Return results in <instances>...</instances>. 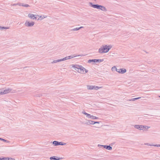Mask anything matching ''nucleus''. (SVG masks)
<instances>
[{
    "label": "nucleus",
    "instance_id": "cd10ccee",
    "mask_svg": "<svg viewBox=\"0 0 160 160\" xmlns=\"http://www.w3.org/2000/svg\"><path fill=\"white\" fill-rule=\"evenodd\" d=\"M141 98V97H138V98H136V100H138V99H140Z\"/></svg>",
    "mask_w": 160,
    "mask_h": 160
},
{
    "label": "nucleus",
    "instance_id": "b1692460",
    "mask_svg": "<svg viewBox=\"0 0 160 160\" xmlns=\"http://www.w3.org/2000/svg\"><path fill=\"white\" fill-rule=\"evenodd\" d=\"M92 123H91V124H94L95 123H98V124L99 123V122H92Z\"/></svg>",
    "mask_w": 160,
    "mask_h": 160
},
{
    "label": "nucleus",
    "instance_id": "423d86ee",
    "mask_svg": "<svg viewBox=\"0 0 160 160\" xmlns=\"http://www.w3.org/2000/svg\"><path fill=\"white\" fill-rule=\"evenodd\" d=\"M102 147L103 148H105L107 150H112V147L110 146V145H101V148Z\"/></svg>",
    "mask_w": 160,
    "mask_h": 160
},
{
    "label": "nucleus",
    "instance_id": "5701e85b",
    "mask_svg": "<svg viewBox=\"0 0 160 160\" xmlns=\"http://www.w3.org/2000/svg\"><path fill=\"white\" fill-rule=\"evenodd\" d=\"M2 159L3 160H8V158H3Z\"/></svg>",
    "mask_w": 160,
    "mask_h": 160
},
{
    "label": "nucleus",
    "instance_id": "39448f33",
    "mask_svg": "<svg viewBox=\"0 0 160 160\" xmlns=\"http://www.w3.org/2000/svg\"><path fill=\"white\" fill-rule=\"evenodd\" d=\"M28 17L32 19H36L38 17V16L36 15H34L32 13H29L28 15Z\"/></svg>",
    "mask_w": 160,
    "mask_h": 160
},
{
    "label": "nucleus",
    "instance_id": "bb28decb",
    "mask_svg": "<svg viewBox=\"0 0 160 160\" xmlns=\"http://www.w3.org/2000/svg\"><path fill=\"white\" fill-rule=\"evenodd\" d=\"M145 144L146 145H149V146H152V145H153L149 144L148 143H145Z\"/></svg>",
    "mask_w": 160,
    "mask_h": 160
},
{
    "label": "nucleus",
    "instance_id": "a211bd4d",
    "mask_svg": "<svg viewBox=\"0 0 160 160\" xmlns=\"http://www.w3.org/2000/svg\"><path fill=\"white\" fill-rule=\"evenodd\" d=\"M50 159H54V160H58L59 159V158H54V157H51L50 158Z\"/></svg>",
    "mask_w": 160,
    "mask_h": 160
},
{
    "label": "nucleus",
    "instance_id": "9d476101",
    "mask_svg": "<svg viewBox=\"0 0 160 160\" xmlns=\"http://www.w3.org/2000/svg\"><path fill=\"white\" fill-rule=\"evenodd\" d=\"M99 59H90L88 60V62L89 63H91V62H93L94 63H95L96 62H99Z\"/></svg>",
    "mask_w": 160,
    "mask_h": 160
},
{
    "label": "nucleus",
    "instance_id": "f257e3e1",
    "mask_svg": "<svg viewBox=\"0 0 160 160\" xmlns=\"http://www.w3.org/2000/svg\"><path fill=\"white\" fill-rule=\"evenodd\" d=\"M72 67L75 70L81 73H86L88 72V70L82 66L78 65H72Z\"/></svg>",
    "mask_w": 160,
    "mask_h": 160
},
{
    "label": "nucleus",
    "instance_id": "f03ea898",
    "mask_svg": "<svg viewBox=\"0 0 160 160\" xmlns=\"http://www.w3.org/2000/svg\"><path fill=\"white\" fill-rule=\"evenodd\" d=\"M112 46L111 45H102L101 48V53H105L108 52L112 48Z\"/></svg>",
    "mask_w": 160,
    "mask_h": 160
},
{
    "label": "nucleus",
    "instance_id": "ddd939ff",
    "mask_svg": "<svg viewBox=\"0 0 160 160\" xmlns=\"http://www.w3.org/2000/svg\"><path fill=\"white\" fill-rule=\"evenodd\" d=\"M10 91V90L9 89L7 90L4 91L3 92H0V94H4L8 93V92H9Z\"/></svg>",
    "mask_w": 160,
    "mask_h": 160
},
{
    "label": "nucleus",
    "instance_id": "7ed1b4c3",
    "mask_svg": "<svg viewBox=\"0 0 160 160\" xmlns=\"http://www.w3.org/2000/svg\"><path fill=\"white\" fill-rule=\"evenodd\" d=\"M134 126L135 128L139 130H142L143 131H144V129L142 128L145 127V126H144L143 125H135Z\"/></svg>",
    "mask_w": 160,
    "mask_h": 160
},
{
    "label": "nucleus",
    "instance_id": "aec40b11",
    "mask_svg": "<svg viewBox=\"0 0 160 160\" xmlns=\"http://www.w3.org/2000/svg\"><path fill=\"white\" fill-rule=\"evenodd\" d=\"M45 18V17H42V16H40L39 17V18H38V20H42L43 18Z\"/></svg>",
    "mask_w": 160,
    "mask_h": 160
},
{
    "label": "nucleus",
    "instance_id": "393cba45",
    "mask_svg": "<svg viewBox=\"0 0 160 160\" xmlns=\"http://www.w3.org/2000/svg\"><path fill=\"white\" fill-rule=\"evenodd\" d=\"M8 160H15V159L12 158H8Z\"/></svg>",
    "mask_w": 160,
    "mask_h": 160
},
{
    "label": "nucleus",
    "instance_id": "4468645a",
    "mask_svg": "<svg viewBox=\"0 0 160 160\" xmlns=\"http://www.w3.org/2000/svg\"><path fill=\"white\" fill-rule=\"evenodd\" d=\"M101 10L104 11H107V10L105 7L102 5H101Z\"/></svg>",
    "mask_w": 160,
    "mask_h": 160
},
{
    "label": "nucleus",
    "instance_id": "20e7f679",
    "mask_svg": "<svg viewBox=\"0 0 160 160\" xmlns=\"http://www.w3.org/2000/svg\"><path fill=\"white\" fill-rule=\"evenodd\" d=\"M87 88L88 90H97L99 89V88L98 87L95 86H87Z\"/></svg>",
    "mask_w": 160,
    "mask_h": 160
},
{
    "label": "nucleus",
    "instance_id": "412c9836",
    "mask_svg": "<svg viewBox=\"0 0 160 160\" xmlns=\"http://www.w3.org/2000/svg\"><path fill=\"white\" fill-rule=\"evenodd\" d=\"M152 146L157 147H160V144L153 145Z\"/></svg>",
    "mask_w": 160,
    "mask_h": 160
},
{
    "label": "nucleus",
    "instance_id": "f8f14e48",
    "mask_svg": "<svg viewBox=\"0 0 160 160\" xmlns=\"http://www.w3.org/2000/svg\"><path fill=\"white\" fill-rule=\"evenodd\" d=\"M73 58V57H72L71 56H69L68 57H66L63 58L62 59L60 60H58V62H59V61H61L65 60H67V59H70V58Z\"/></svg>",
    "mask_w": 160,
    "mask_h": 160
},
{
    "label": "nucleus",
    "instance_id": "c756f323",
    "mask_svg": "<svg viewBox=\"0 0 160 160\" xmlns=\"http://www.w3.org/2000/svg\"><path fill=\"white\" fill-rule=\"evenodd\" d=\"M103 61V59H101V62H102Z\"/></svg>",
    "mask_w": 160,
    "mask_h": 160
},
{
    "label": "nucleus",
    "instance_id": "6ab92c4d",
    "mask_svg": "<svg viewBox=\"0 0 160 160\" xmlns=\"http://www.w3.org/2000/svg\"><path fill=\"white\" fill-rule=\"evenodd\" d=\"M137 100L136 99V98H133L131 99H130L129 100V101H135V100Z\"/></svg>",
    "mask_w": 160,
    "mask_h": 160
},
{
    "label": "nucleus",
    "instance_id": "dca6fc26",
    "mask_svg": "<svg viewBox=\"0 0 160 160\" xmlns=\"http://www.w3.org/2000/svg\"><path fill=\"white\" fill-rule=\"evenodd\" d=\"M53 143L55 145H58V142L57 141H54L53 142Z\"/></svg>",
    "mask_w": 160,
    "mask_h": 160
},
{
    "label": "nucleus",
    "instance_id": "0eeeda50",
    "mask_svg": "<svg viewBox=\"0 0 160 160\" xmlns=\"http://www.w3.org/2000/svg\"><path fill=\"white\" fill-rule=\"evenodd\" d=\"M118 72L119 73L122 74L124 73H125L127 71L126 69L124 68L118 69Z\"/></svg>",
    "mask_w": 160,
    "mask_h": 160
},
{
    "label": "nucleus",
    "instance_id": "2eb2a0df",
    "mask_svg": "<svg viewBox=\"0 0 160 160\" xmlns=\"http://www.w3.org/2000/svg\"><path fill=\"white\" fill-rule=\"evenodd\" d=\"M112 71L115 70L117 72L118 70L117 68H116V66H113L112 68Z\"/></svg>",
    "mask_w": 160,
    "mask_h": 160
},
{
    "label": "nucleus",
    "instance_id": "9b49d317",
    "mask_svg": "<svg viewBox=\"0 0 160 160\" xmlns=\"http://www.w3.org/2000/svg\"><path fill=\"white\" fill-rule=\"evenodd\" d=\"M89 4L91 5V7L94 8H99L100 7V6L97 5H92V3H90Z\"/></svg>",
    "mask_w": 160,
    "mask_h": 160
},
{
    "label": "nucleus",
    "instance_id": "a878e982",
    "mask_svg": "<svg viewBox=\"0 0 160 160\" xmlns=\"http://www.w3.org/2000/svg\"><path fill=\"white\" fill-rule=\"evenodd\" d=\"M64 145V144H62L61 142H58V145Z\"/></svg>",
    "mask_w": 160,
    "mask_h": 160
},
{
    "label": "nucleus",
    "instance_id": "7c9ffc66",
    "mask_svg": "<svg viewBox=\"0 0 160 160\" xmlns=\"http://www.w3.org/2000/svg\"><path fill=\"white\" fill-rule=\"evenodd\" d=\"M102 87H100L101 88Z\"/></svg>",
    "mask_w": 160,
    "mask_h": 160
},
{
    "label": "nucleus",
    "instance_id": "1a4fd4ad",
    "mask_svg": "<svg viewBox=\"0 0 160 160\" xmlns=\"http://www.w3.org/2000/svg\"><path fill=\"white\" fill-rule=\"evenodd\" d=\"M84 114L86 115L87 117H88L89 116V118L92 119H97V117H96L94 116H90V114H88L87 113L84 112Z\"/></svg>",
    "mask_w": 160,
    "mask_h": 160
},
{
    "label": "nucleus",
    "instance_id": "c85d7f7f",
    "mask_svg": "<svg viewBox=\"0 0 160 160\" xmlns=\"http://www.w3.org/2000/svg\"><path fill=\"white\" fill-rule=\"evenodd\" d=\"M24 6L26 7H28V5L27 4L26 5H25Z\"/></svg>",
    "mask_w": 160,
    "mask_h": 160
},
{
    "label": "nucleus",
    "instance_id": "f3484780",
    "mask_svg": "<svg viewBox=\"0 0 160 160\" xmlns=\"http://www.w3.org/2000/svg\"><path fill=\"white\" fill-rule=\"evenodd\" d=\"M145 126L144 127H144V128H143V129H148V128H150V127H148V126Z\"/></svg>",
    "mask_w": 160,
    "mask_h": 160
},
{
    "label": "nucleus",
    "instance_id": "473e14b6",
    "mask_svg": "<svg viewBox=\"0 0 160 160\" xmlns=\"http://www.w3.org/2000/svg\"><path fill=\"white\" fill-rule=\"evenodd\" d=\"M159 98H160V96H159Z\"/></svg>",
    "mask_w": 160,
    "mask_h": 160
},
{
    "label": "nucleus",
    "instance_id": "2f4dec72",
    "mask_svg": "<svg viewBox=\"0 0 160 160\" xmlns=\"http://www.w3.org/2000/svg\"><path fill=\"white\" fill-rule=\"evenodd\" d=\"M2 139V140H4L3 139Z\"/></svg>",
    "mask_w": 160,
    "mask_h": 160
},
{
    "label": "nucleus",
    "instance_id": "6e6552de",
    "mask_svg": "<svg viewBox=\"0 0 160 160\" xmlns=\"http://www.w3.org/2000/svg\"><path fill=\"white\" fill-rule=\"evenodd\" d=\"M34 24V22H29L28 21H26L25 23V25L26 26L28 27H30L33 26Z\"/></svg>",
    "mask_w": 160,
    "mask_h": 160
},
{
    "label": "nucleus",
    "instance_id": "4be33fe9",
    "mask_svg": "<svg viewBox=\"0 0 160 160\" xmlns=\"http://www.w3.org/2000/svg\"><path fill=\"white\" fill-rule=\"evenodd\" d=\"M82 27H80L79 28H76L74 29L73 30H78L79 29H80V28H82Z\"/></svg>",
    "mask_w": 160,
    "mask_h": 160
}]
</instances>
